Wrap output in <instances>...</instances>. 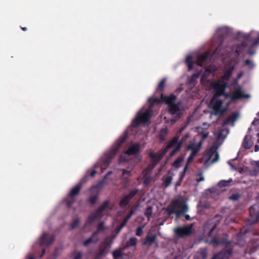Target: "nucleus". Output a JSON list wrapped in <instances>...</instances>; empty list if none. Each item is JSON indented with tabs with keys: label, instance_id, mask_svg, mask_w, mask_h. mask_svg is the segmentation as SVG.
<instances>
[{
	"label": "nucleus",
	"instance_id": "nucleus-1",
	"mask_svg": "<svg viewBox=\"0 0 259 259\" xmlns=\"http://www.w3.org/2000/svg\"><path fill=\"white\" fill-rule=\"evenodd\" d=\"M224 31V30L222 29L218 30L220 43L213 52L206 51L196 55L195 65L212 63L215 59L220 57L225 59L226 56L232 58L230 64L228 65H238L240 55L244 54L245 53L250 55L255 54L254 47L259 45V32L251 31L249 33L244 34L242 36L243 40L241 43L236 44L231 48L222 49V42L227 34V32Z\"/></svg>",
	"mask_w": 259,
	"mask_h": 259
},
{
	"label": "nucleus",
	"instance_id": "nucleus-2",
	"mask_svg": "<svg viewBox=\"0 0 259 259\" xmlns=\"http://www.w3.org/2000/svg\"><path fill=\"white\" fill-rule=\"evenodd\" d=\"M189 207L187 204V199L183 197H180L173 200L166 208L169 215L175 214L177 218L187 212Z\"/></svg>",
	"mask_w": 259,
	"mask_h": 259
},
{
	"label": "nucleus",
	"instance_id": "nucleus-3",
	"mask_svg": "<svg viewBox=\"0 0 259 259\" xmlns=\"http://www.w3.org/2000/svg\"><path fill=\"white\" fill-rule=\"evenodd\" d=\"M222 219L221 215H215L214 218L208 220L203 227L204 234L211 238L210 243H213L215 245L219 244L217 237L218 233L217 227L220 223Z\"/></svg>",
	"mask_w": 259,
	"mask_h": 259
},
{
	"label": "nucleus",
	"instance_id": "nucleus-4",
	"mask_svg": "<svg viewBox=\"0 0 259 259\" xmlns=\"http://www.w3.org/2000/svg\"><path fill=\"white\" fill-rule=\"evenodd\" d=\"M197 130L199 135L201 136V140L198 143L190 142L188 145L187 150L188 151H191V153L187 159V163L185 165L184 169V171L187 170L189 163L193 160L194 157L196 156L198 152L200 150L203 141L208 136V133L204 131L202 127H198Z\"/></svg>",
	"mask_w": 259,
	"mask_h": 259
},
{
	"label": "nucleus",
	"instance_id": "nucleus-5",
	"mask_svg": "<svg viewBox=\"0 0 259 259\" xmlns=\"http://www.w3.org/2000/svg\"><path fill=\"white\" fill-rule=\"evenodd\" d=\"M127 134H124L116 142L110 151L107 153L104 159L102 160V163L101 164L102 168L105 169L110 164L111 159L114 157L120 146L124 142L126 138Z\"/></svg>",
	"mask_w": 259,
	"mask_h": 259
},
{
	"label": "nucleus",
	"instance_id": "nucleus-6",
	"mask_svg": "<svg viewBox=\"0 0 259 259\" xmlns=\"http://www.w3.org/2000/svg\"><path fill=\"white\" fill-rule=\"evenodd\" d=\"M227 99L224 96H214L211 101V106L215 115L222 114L227 109V103L224 104Z\"/></svg>",
	"mask_w": 259,
	"mask_h": 259
},
{
	"label": "nucleus",
	"instance_id": "nucleus-7",
	"mask_svg": "<svg viewBox=\"0 0 259 259\" xmlns=\"http://www.w3.org/2000/svg\"><path fill=\"white\" fill-rule=\"evenodd\" d=\"M218 147L216 145H212L207 151L202 158V162L206 166L211 164L219 160V155L217 152Z\"/></svg>",
	"mask_w": 259,
	"mask_h": 259
},
{
	"label": "nucleus",
	"instance_id": "nucleus-8",
	"mask_svg": "<svg viewBox=\"0 0 259 259\" xmlns=\"http://www.w3.org/2000/svg\"><path fill=\"white\" fill-rule=\"evenodd\" d=\"M88 181V176H85L74 187H73L70 191L69 194V197L71 199L70 200H67L66 203L68 207H70L72 204L75 201V197L77 195L82 186V185L86 183Z\"/></svg>",
	"mask_w": 259,
	"mask_h": 259
},
{
	"label": "nucleus",
	"instance_id": "nucleus-9",
	"mask_svg": "<svg viewBox=\"0 0 259 259\" xmlns=\"http://www.w3.org/2000/svg\"><path fill=\"white\" fill-rule=\"evenodd\" d=\"M152 114V111L150 109H148L143 113L139 112L133 121V125L136 127L141 123H146L151 117Z\"/></svg>",
	"mask_w": 259,
	"mask_h": 259
},
{
	"label": "nucleus",
	"instance_id": "nucleus-10",
	"mask_svg": "<svg viewBox=\"0 0 259 259\" xmlns=\"http://www.w3.org/2000/svg\"><path fill=\"white\" fill-rule=\"evenodd\" d=\"M178 137L175 136L163 150V153L165 154L167 152L168 149L171 148H175V149L170 153V156L171 157L175 155L177 152L180 151L182 146L181 143L178 141Z\"/></svg>",
	"mask_w": 259,
	"mask_h": 259
},
{
	"label": "nucleus",
	"instance_id": "nucleus-11",
	"mask_svg": "<svg viewBox=\"0 0 259 259\" xmlns=\"http://www.w3.org/2000/svg\"><path fill=\"white\" fill-rule=\"evenodd\" d=\"M250 96L248 94H245L242 91L241 87H239L236 90L232 92L231 94L226 95L227 98H230L232 101H234L237 100L241 99L242 98H249Z\"/></svg>",
	"mask_w": 259,
	"mask_h": 259
},
{
	"label": "nucleus",
	"instance_id": "nucleus-12",
	"mask_svg": "<svg viewBox=\"0 0 259 259\" xmlns=\"http://www.w3.org/2000/svg\"><path fill=\"white\" fill-rule=\"evenodd\" d=\"M227 86V82L224 81H219L212 84L213 88L215 92L214 96H226L227 94H225V90Z\"/></svg>",
	"mask_w": 259,
	"mask_h": 259
},
{
	"label": "nucleus",
	"instance_id": "nucleus-13",
	"mask_svg": "<svg viewBox=\"0 0 259 259\" xmlns=\"http://www.w3.org/2000/svg\"><path fill=\"white\" fill-rule=\"evenodd\" d=\"M249 224H252L257 222L259 219V203H256L249 209Z\"/></svg>",
	"mask_w": 259,
	"mask_h": 259
},
{
	"label": "nucleus",
	"instance_id": "nucleus-14",
	"mask_svg": "<svg viewBox=\"0 0 259 259\" xmlns=\"http://www.w3.org/2000/svg\"><path fill=\"white\" fill-rule=\"evenodd\" d=\"M192 226H187L183 227H178L174 230L176 235L183 238L190 235L192 233Z\"/></svg>",
	"mask_w": 259,
	"mask_h": 259
},
{
	"label": "nucleus",
	"instance_id": "nucleus-15",
	"mask_svg": "<svg viewBox=\"0 0 259 259\" xmlns=\"http://www.w3.org/2000/svg\"><path fill=\"white\" fill-rule=\"evenodd\" d=\"M138 192V190L137 189L132 190L127 194L124 196L119 203L120 206L121 207L126 206Z\"/></svg>",
	"mask_w": 259,
	"mask_h": 259
},
{
	"label": "nucleus",
	"instance_id": "nucleus-16",
	"mask_svg": "<svg viewBox=\"0 0 259 259\" xmlns=\"http://www.w3.org/2000/svg\"><path fill=\"white\" fill-rule=\"evenodd\" d=\"M54 241V237L47 233H43L39 239V244L41 246H48Z\"/></svg>",
	"mask_w": 259,
	"mask_h": 259
},
{
	"label": "nucleus",
	"instance_id": "nucleus-17",
	"mask_svg": "<svg viewBox=\"0 0 259 259\" xmlns=\"http://www.w3.org/2000/svg\"><path fill=\"white\" fill-rule=\"evenodd\" d=\"M232 253V248L229 246H227L226 248L220 253L215 254L212 259H228Z\"/></svg>",
	"mask_w": 259,
	"mask_h": 259
},
{
	"label": "nucleus",
	"instance_id": "nucleus-18",
	"mask_svg": "<svg viewBox=\"0 0 259 259\" xmlns=\"http://www.w3.org/2000/svg\"><path fill=\"white\" fill-rule=\"evenodd\" d=\"M239 116L240 114L238 112L232 113L224 120L222 124L223 126H225L230 123H231L232 126H234L235 122L238 119Z\"/></svg>",
	"mask_w": 259,
	"mask_h": 259
},
{
	"label": "nucleus",
	"instance_id": "nucleus-19",
	"mask_svg": "<svg viewBox=\"0 0 259 259\" xmlns=\"http://www.w3.org/2000/svg\"><path fill=\"white\" fill-rule=\"evenodd\" d=\"M103 216V213L97 209L96 211L93 212L89 216L87 223L88 224H91L94 221L101 219Z\"/></svg>",
	"mask_w": 259,
	"mask_h": 259
},
{
	"label": "nucleus",
	"instance_id": "nucleus-20",
	"mask_svg": "<svg viewBox=\"0 0 259 259\" xmlns=\"http://www.w3.org/2000/svg\"><path fill=\"white\" fill-rule=\"evenodd\" d=\"M156 239V236L153 234H148L143 242V245L150 246L153 244Z\"/></svg>",
	"mask_w": 259,
	"mask_h": 259
},
{
	"label": "nucleus",
	"instance_id": "nucleus-21",
	"mask_svg": "<svg viewBox=\"0 0 259 259\" xmlns=\"http://www.w3.org/2000/svg\"><path fill=\"white\" fill-rule=\"evenodd\" d=\"M139 150L140 145L139 144H132L126 151L125 154L128 155H134L139 153Z\"/></svg>",
	"mask_w": 259,
	"mask_h": 259
},
{
	"label": "nucleus",
	"instance_id": "nucleus-22",
	"mask_svg": "<svg viewBox=\"0 0 259 259\" xmlns=\"http://www.w3.org/2000/svg\"><path fill=\"white\" fill-rule=\"evenodd\" d=\"M250 175L256 176L259 174V161H254L251 164V168L249 170Z\"/></svg>",
	"mask_w": 259,
	"mask_h": 259
},
{
	"label": "nucleus",
	"instance_id": "nucleus-23",
	"mask_svg": "<svg viewBox=\"0 0 259 259\" xmlns=\"http://www.w3.org/2000/svg\"><path fill=\"white\" fill-rule=\"evenodd\" d=\"M164 154L165 153H163V151L156 154L150 152L149 153V156L153 159L152 162L158 163L162 159Z\"/></svg>",
	"mask_w": 259,
	"mask_h": 259
},
{
	"label": "nucleus",
	"instance_id": "nucleus-24",
	"mask_svg": "<svg viewBox=\"0 0 259 259\" xmlns=\"http://www.w3.org/2000/svg\"><path fill=\"white\" fill-rule=\"evenodd\" d=\"M134 212V211L133 210H132L130 213L124 219L120 225L117 228L116 234L119 233L121 229L125 226L127 221L130 219Z\"/></svg>",
	"mask_w": 259,
	"mask_h": 259
},
{
	"label": "nucleus",
	"instance_id": "nucleus-25",
	"mask_svg": "<svg viewBox=\"0 0 259 259\" xmlns=\"http://www.w3.org/2000/svg\"><path fill=\"white\" fill-rule=\"evenodd\" d=\"M161 97L162 101L168 105H170V104H175L174 102L176 99V97L174 95H171L169 97H167L161 94Z\"/></svg>",
	"mask_w": 259,
	"mask_h": 259
},
{
	"label": "nucleus",
	"instance_id": "nucleus-26",
	"mask_svg": "<svg viewBox=\"0 0 259 259\" xmlns=\"http://www.w3.org/2000/svg\"><path fill=\"white\" fill-rule=\"evenodd\" d=\"M110 243H112V240L109 242L108 238H106L105 240L101 242L99 247V250L107 253L108 251V248Z\"/></svg>",
	"mask_w": 259,
	"mask_h": 259
},
{
	"label": "nucleus",
	"instance_id": "nucleus-27",
	"mask_svg": "<svg viewBox=\"0 0 259 259\" xmlns=\"http://www.w3.org/2000/svg\"><path fill=\"white\" fill-rule=\"evenodd\" d=\"M228 133H229V130L224 128V129H222V130H220L219 132H218L217 133H215V135L218 140H224L226 138V137L227 135L228 134Z\"/></svg>",
	"mask_w": 259,
	"mask_h": 259
},
{
	"label": "nucleus",
	"instance_id": "nucleus-28",
	"mask_svg": "<svg viewBox=\"0 0 259 259\" xmlns=\"http://www.w3.org/2000/svg\"><path fill=\"white\" fill-rule=\"evenodd\" d=\"M253 145L252 141H251V138L250 136L246 135L242 143V145L243 147L245 149H249Z\"/></svg>",
	"mask_w": 259,
	"mask_h": 259
},
{
	"label": "nucleus",
	"instance_id": "nucleus-29",
	"mask_svg": "<svg viewBox=\"0 0 259 259\" xmlns=\"http://www.w3.org/2000/svg\"><path fill=\"white\" fill-rule=\"evenodd\" d=\"M97 236V232H94L91 237L83 242V245L87 246L91 243H96L99 240L98 238H95Z\"/></svg>",
	"mask_w": 259,
	"mask_h": 259
},
{
	"label": "nucleus",
	"instance_id": "nucleus-30",
	"mask_svg": "<svg viewBox=\"0 0 259 259\" xmlns=\"http://www.w3.org/2000/svg\"><path fill=\"white\" fill-rule=\"evenodd\" d=\"M168 108L169 112L172 115L179 113L180 111L179 106L177 104H170L168 105Z\"/></svg>",
	"mask_w": 259,
	"mask_h": 259
},
{
	"label": "nucleus",
	"instance_id": "nucleus-31",
	"mask_svg": "<svg viewBox=\"0 0 259 259\" xmlns=\"http://www.w3.org/2000/svg\"><path fill=\"white\" fill-rule=\"evenodd\" d=\"M172 179V176L169 173L163 177L162 180L166 187H167L171 184Z\"/></svg>",
	"mask_w": 259,
	"mask_h": 259
},
{
	"label": "nucleus",
	"instance_id": "nucleus-32",
	"mask_svg": "<svg viewBox=\"0 0 259 259\" xmlns=\"http://www.w3.org/2000/svg\"><path fill=\"white\" fill-rule=\"evenodd\" d=\"M207 256L206 250L204 249H200L195 255V259H205Z\"/></svg>",
	"mask_w": 259,
	"mask_h": 259
},
{
	"label": "nucleus",
	"instance_id": "nucleus-33",
	"mask_svg": "<svg viewBox=\"0 0 259 259\" xmlns=\"http://www.w3.org/2000/svg\"><path fill=\"white\" fill-rule=\"evenodd\" d=\"M212 66H207V68H205L204 69V71L201 76V81L205 79L207 76L210 74L211 73H212V70H211V67Z\"/></svg>",
	"mask_w": 259,
	"mask_h": 259
},
{
	"label": "nucleus",
	"instance_id": "nucleus-34",
	"mask_svg": "<svg viewBox=\"0 0 259 259\" xmlns=\"http://www.w3.org/2000/svg\"><path fill=\"white\" fill-rule=\"evenodd\" d=\"M124 253L120 249H117L113 252V256L114 258H119L123 257Z\"/></svg>",
	"mask_w": 259,
	"mask_h": 259
},
{
	"label": "nucleus",
	"instance_id": "nucleus-35",
	"mask_svg": "<svg viewBox=\"0 0 259 259\" xmlns=\"http://www.w3.org/2000/svg\"><path fill=\"white\" fill-rule=\"evenodd\" d=\"M148 174H143L144 176V184L145 185H148L151 182L154 181V178L152 177H149L148 176Z\"/></svg>",
	"mask_w": 259,
	"mask_h": 259
},
{
	"label": "nucleus",
	"instance_id": "nucleus-36",
	"mask_svg": "<svg viewBox=\"0 0 259 259\" xmlns=\"http://www.w3.org/2000/svg\"><path fill=\"white\" fill-rule=\"evenodd\" d=\"M167 134V130L166 128H162L159 133V138L161 141L165 140V136Z\"/></svg>",
	"mask_w": 259,
	"mask_h": 259
},
{
	"label": "nucleus",
	"instance_id": "nucleus-37",
	"mask_svg": "<svg viewBox=\"0 0 259 259\" xmlns=\"http://www.w3.org/2000/svg\"><path fill=\"white\" fill-rule=\"evenodd\" d=\"M166 83V79L163 78L159 82L157 88V92L163 91Z\"/></svg>",
	"mask_w": 259,
	"mask_h": 259
},
{
	"label": "nucleus",
	"instance_id": "nucleus-38",
	"mask_svg": "<svg viewBox=\"0 0 259 259\" xmlns=\"http://www.w3.org/2000/svg\"><path fill=\"white\" fill-rule=\"evenodd\" d=\"M157 163L152 162L151 164L149 165L144 170L143 174H148L154 168Z\"/></svg>",
	"mask_w": 259,
	"mask_h": 259
},
{
	"label": "nucleus",
	"instance_id": "nucleus-39",
	"mask_svg": "<svg viewBox=\"0 0 259 259\" xmlns=\"http://www.w3.org/2000/svg\"><path fill=\"white\" fill-rule=\"evenodd\" d=\"M157 163L152 162L151 164L149 165L144 170L143 174H148L154 168Z\"/></svg>",
	"mask_w": 259,
	"mask_h": 259
},
{
	"label": "nucleus",
	"instance_id": "nucleus-40",
	"mask_svg": "<svg viewBox=\"0 0 259 259\" xmlns=\"http://www.w3.org/2000/svg\"><path fill=\"white\" fill-rule=\"evenodd\" d=\"M232 181V179H230L228 180H221L219 182L218 186H219L220 187H224L228 186Z\"/></svg>",
	"mask_w": 259,
	"mask_h": 259
},
{
	"label": "nucleus",
	"instance_id": "nucleus-41",
	"mask_svg": "<svg viewBox=\"0 0 259 259\" xmlns=\"http://www.w3.org/2000/svg\"><path fill=\"white\" fill-rule=\"evenodd\" d=\"M138 242V240L136 237H131L130 238L129 241L127 242V246H135Z\"/></svg>",
	"mask_w": 259,
	"mask_h": 259
},
{
	"label": "nucleus",
	"instance_id": "nucleus-42",
	"mask_svg": "<svg viewBox=\"0 0 259 259\" xmlns=\"http://www.w3.org/2000/svg\"><path fill=\"white\" fill-rule=\"evenodd\" d=\"M152 209L153 207L152 206H148L144 212L145 215L148 218V220H149L152 214Z\"/></svg>",
	"mask_w": 259,
	"mask_h": 259
},
{
	"label": "nucleus",
	"instance_id": "nucleus-43",
	"mask_svg": "<svg viewBox=\"0 0 259 259\" xmlns=\"http://www.w3.org/2000/svg\"><path fill=\"white\" fill-rule=\"evenodd\" d=\"M185 63L186 65H194L195 64V60H193V57L188 55L186 58Z\"/></svg>",
	"mask_w": 259,
	"mask_h": 259
},
{
	"label": "nucleus",
	"instance_id": "nucleus-44",
	"mask_svg": "<svg viewBox=\"0 0 259 259\" xmlns=\"http://www.w3.org/2000/svg\"><path fill=\"white\" fill-rule=\"evenodd\" d=\"M232 72V69H228L226 70L223 76V79L227 80L231 77Z\"/></svg>",
	"mask_w": 259,
	"mask_h": 259
},
{
	"label": "nucleus",
	"instance_id": "nucleus-45",
	"mask_svg": "<svg viewBox=\"0 0 259 259\" xmlns=\"http://www.w3.org/2000/svg\"><path fill=\"white\" fill-rule=\"evenodd\" d=\"M108 204H109V201H105L103 202V203L99 207L98 209L103 213V211L107 208Z\"/></svg>",
	"mask_w": 259,
	"mask_h": 259
},
{
	"label": "nucleus",
	"instance_id": "nucleus-46",
	"mask_svg": "<svg viewBox=\"0 0 259 259\" xmlns=\"http://www.w3.org/2000/svg\"><path fill=\"white\" fill-rule=\"evenodd\" d=\"M183 158L181 156L179 157L174 162L172 165L175 167H179L180 163L183 161Z\"/></svg>",
	"mask_w": 259,
	"mask_h": 259
},
{
	"label": "nucleus",
	"instance_id": "nucleus-47",
	"mask_svg": "<svg viewBox=\"0 0 259 259\" xmlns=\"http://www.w3.org/2000/svg\"><path fill=\"white\" fill-rule=\"evenodd\" d=\"M200 72H197L193 74L190 79V82L193 83L200 76Z\"/></svg>",
	"mask_w": 259,
	"mask_h": 259
},
{
	"label": "nucleus",
	"instance_id": "nucleus-48",
	"mask_svg": "<svg viewBox=\"0 0 259 259\" xmlns=\"http://www.w3.org/2000/svg\"><path fill=\"white\" fill-rule=\"evenodd\" d=\"M105 230V224L103 222H101L98 226L97 231L95 232H97V235L98 233L100 231H103Z\"/></svg>",
	"mask_w": 259,
	"mask_h": 259
},
{
	"label": "nucleus",
	"instance_id": "nucleus-49",
	"mask_svg": "<svg viewBox=\"0 0 259 259\" xmlns=\"http://www.w3.org/2000/svg\"><path fill=\"white\" fill-rule=\"evenodd\" d=\"M107 253L99 250V252L96 255L95 259H102Z\"/></svg>",
	"mask_w": 259,
	"mask_h": 259
},
{
	"label": "nucleus",
	"instance_id": "nucleus-50",
	"mask_svg": "<svg viewBox=\"0 0 259 259\" xmlns=\"http://www.w3.org/2000/svg\"><path fill=\"white\" fill-rule=\"evenodd\" d=\"M241 195L238 193H235L232 194L231 196H230L229 199L234 201H236L239 199Z\"/></svg>",
	"mask_w": 259,
	"mask_h": 259
},
{
	"label": "nucleus",
	"instance_id": "nucleus-51",
	"mask_svg": "<svg viewBox=\"0 0 259 259\" xmlns=\"http://www.w3.org/2000/svg\"><path fill=\"white\" fill-rule=\"evenodd\" d=\"M79 222L80 221L78 218L74 220L71 224V228L74 229L77 227L79 225Z\"/></svg>",
	"mask_w": 259,
	"mask_h": 259
},
{
	"label": "nucleus",
	"instance_id": "nucleus-52",
	"mask_svg": "<svg viewBox=\"0 0 259 259\" xmlns=\"http://www.w3.org/2000/svg\"><path fill=\"white\" fill-rule=\"evenodd\" d=\"M143 227H139L136 231V235L138 236H141L143 234Z\"/></svg>",
	"mask_w": 259,
	"mask_h": 259
},
{
	"label": "nucleus",
	"instance_id": "nucleus-53",
	"mask_svg": "<svg viewBox=\"0 0 259 259\" xmlns=\"http://www.w3.org/2000/svg\"><path fill=\"white\" fill-rule=\"evenodd\" d=\"M149 101L151 104L159 103L160 102V99L153 98H150Z\"/></svg>",
	"mask_w": 259,
	"mask_h": 259
},
{
	"label": "nucleus",
	"instance_id": "nucleus-54",
	"mask_svg": "<svg viewBox=\"0 0 259 259\" xmlns=\"http://www.w3.org/2000/svg\"><path fill=\"white\" fill-rule=\"evenodd\" d=\"M82 257V253L81 252L74 253V259H81Z\"/></svg>",
	"mask_w": 259,
	"mask_h": 259
},
{
	"label": "nucleus",
	"instance_id": "nucleus-55",
	"mask_svg": "<svg viewBox=\"0 0 259 259\" xmlns=\"http://www.w3.org/2000/svg\"><path fill=\"white\" fill-rule=\"evenodd\" d=\"M97 199H98L97 195L92 196L91 197V198L90 199V202L93 204L96 203Z\"/></svg>",
	"mask_w": 259,
	"mask_h": 259
},
{
	"label": "nucleus",
	"instance_id": "nucleus-56",
	"mask_svg": "<svg viewBox=\"0 0 259 259\" xmlns=\"http://www.w3.org/2000/svg\"><path fill=\"white\" fill-rule=\"evenodd\" d=\"M196 179H197V181L198 182L203 181L204 180V177L202 176V174L201 173H200L197 175V177Z\"/></svg>",
	"mask_w": 259,
	"mask_h": 259
},
{
	"label": "nucleus",
	"instance_id": "nucleus-57",
	"mask_svg": "<svg viewBox=\"0 0 259 259\" xmlns=\"http://www.w3.org/2000/svg\"><path fill=\"white\" fill-rule=\"evenodd\" d=\"M190 138V134L189 133H186L185 135L182 138L181 141L182 142H185L188 139Z\"/></svg>",
	"mask_w": 259,
	"mask_h": 259
},
{
	"label": "nucleus",
	"instance_id": "nucleus-58",
	"mask_svg": "<svg viewBox=\"0 0 259 259\" xmlns=\"http://www.w3.org/2000/svg\"><path fill=\"white\" fill-rule=\"evenodd\" d=\"M112 174V171H109L106 175L104 177V180L101 182L100 184H103L104 183V181L105 180H106L107 177L110 175L111 174Z\"/></svg>",
	"mask_w": 259,
	"mask_h": 259
},
{
	"label": "nucleus",
	"instance_id": "nucleus-59",
	"mask_svg": "<svg viewBox=\"0 0 259 259\" xmlns=\"http://www.w3.org/2000/svg\"><path fill=\"white\" fill-rule=\"evenodd\" d=\"M245 65H253V62L251 60L249 59H246L245 60Z\"/></svg>",
	"mask_w": 259,
	"mask_h": 259
},
{
	"label": "nucleus",
	"instance_id": "nucleus-60",
	"mask_svg": "<svg viewBox=\"0 0 259 259\" xmlns=\"http://www.w3.org/2000/svg\"><path fill=\"white\" fill-rule=\"evenodd\" d=\"M130 171L126 170L125 169H122V175H128L130 174Z\"/></svg>",
	"mask_w": 259,
	"mask_h": 259
},
{
	"label": "nucleus",
	"instance_id": "nucleus-61",
	"mask_svg": "<svg viewBox=\"0 0 259 259\" xmlns=\"http://www.w3.org/2000/svg\"><path fill=\"white\" fill-rule=\"evenodd\" d=\"M34 256L32 254H29L27 255V259H34Z\"/></svg>",
	"mask_w": 259,
	"mask_h": 259
},
{
	"label": "nucleus",
	"instance_id": "nucleus-62",
	"mask_svg": "<svg viewBox=\"0 0 259 259\" xmlns=\"http://www.w3.org/2000/svg\"><path fill=\"white\" fill-rule=\"evenodd\" d=\"M96 173H97L96 171L95 170H94L92 171L90 175L91 177H94L96 175Z\"/></svg>",
	"mask_w": 259,
	"mask_h": 259
},
{
	"label": "nucleus",
	"instance_id": "nucleus-63",
	"mask_svg": "<svg viewBox=\"0 0 259 259\" xmlns=\"http://www.w3.org/2000/svg\"><path fill=\"white\" fill-rule=\"evenodd\" d=\"M184 217H185V219H186L187 220H188V221H189V220H191V218H190V217L189 216V215H188V214H185V215H184Z\"/></svg>",
	"mask_w": 259,
	"mask_h": 259
},
{
	"label": "nucleus",
	"instance_id": "nucleus-64",
	"mask_svg": "<svg viewBox=\"0 0 259 259\" xmlns=\"http://www.w3.org/2000/svg\"><path fill=\"white\" fill-rule=\"evenodd\" d=\"M254 151H255V152H257V151H259V145H256L255 146V147H254Z\"/></svg>",
	"mask_w": 259,
	"mask_h": 259
}]
</instances>
